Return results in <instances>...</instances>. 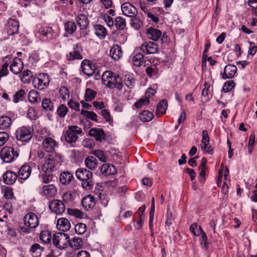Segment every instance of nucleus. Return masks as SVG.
Instances as JSON below:
<instances>
[{"label": "nucleus", "instance_id": "obj_23", "mask_svg": "<svg viewBox=\"0 0 257 257\" xmlns=\"http://www.w3.org/2000/svg\"><path fill=\"white\" fill-rule=\"evenodd\" d=\"M56 226L58 230L65 232L70 229L71 225L69 221L67 219L65 218H60L57 220Z\"/></svg>", "mask_w": 257, "mask_h": 257}, {"label": "nucleus", "instance_id": "obj_16", "mask_svg": "<svg viewBox=\"0 0 257 257\" xmlns=\"http://www.w3.org/2000/svg\"><path fill=\"white\" fill-rule=\"evenodd\" d=\"M237 72V67L232 64L227 65L224 68L223 72L221 73L223 79H231L234 77Z\"/></svg>", "mask_w": 257, "mask_h": 257}, {"label": "nucleus", "instance_id": "obj_32", "mask_svg": "<svg viewBox=\"0 0 257 257\" xmlns=\"http://www.w3.org/2000/svg\"><path fill=\"white\" fill-rule=\"evenodd\" d=\"M73 178L72 174L68 171L62 172L59 177L60 181L63 185L70 184Z\"/></svg>", "mask_w": 257, "mask_h": 257}, {"label": "nucleus", "instance_id": "obj_45", "mask_svg": "<svg viewBox=\"0 0 257 257\" xmlns=\"http://www.w3.org/2000/svg\"><path fill=\"white\" fill-rule=\"evenodd\" d=\"M199 234L196 236H200V242L201 244L204 245V247L206 248L208 244L207 235L202 228H199Z\"/></svg>", "mask_w": 257, "mask_h": 257}, {"label": "nucleus", "instance_id": "obj_24", "mask_svg": "<svg viewBox=\"0 0 257 257\" xmlns=\"http://www.w3.org/2000/svg\"><path fill=\"white\" fill-rule=\"evenodd\" d=\"M109 55L114 60H119L122 55L121 47L118 45H114L110 49Z\"/></svg>", "mask_w": 257, "mask_h": 257}, {"label": "nucleus", "instance_id": "obj_35", "mask_svg": "<svg viewBox=\"0 0 257 257\" xmlns=\"http://www.w3.org/2000/svg\"><path fill=\"white\" fill-rule=\"evenodd\" d=\"M44 250L43 247L41 246L38 243H35L31 246L30 251L33 257H39L41 256L42 252Z\"/></svg>", "mask_w": 257, "mask_h": 257}, {"label": "nucleus", "instance_id": "obj_48", "mask_svg": "<svg viewBox=\"0 0 257 257\" xmlns=\"http://www.w3.org/2000/svg\"><path fill=\"white\" fill-rule=\"evenodd\" d=\"M67 212L69 215L74 216L77 218H82L84 217V214L78 209H67Z\"/></svg>", "mask_w": 257, "mask_h": 257}, {"label": "nucleus", "instance_id": "obj_43", "mask_svg": "<svg viewBox=\"0 0 257 257\" xmlns=\"http://www.w3.org/2000/svg\"><path fill=\"white\" fill-rule=\"evenodd\" d=\"M134 64L137 67L141 66L144 63V57L142 53H138L133 57Z\"/></svg>", "mask_w": 257, "mask_h": 257}, {"label": "nucleus", "instance_id": "obj_21", "mask_svg": "<svg viewBox=\"0 0 257 257\" xmlns=\"http://www.w3.org/2000/svg\"><path fill=\"white\" fill-rule=\"evenodd\" d=\"M56 192V187L52 184H49L42 187L41 194L47 198H51L55 195Z\"/></svg>", "mask_w": 257, "mask_h": 257}, {"label": "nucleus", "instance_id": "obj_59", "mask_svg": "<svg viewBox=\"0 0 257 257\" xmlns=\"http://www.w3.org/2000/svg\"><path fill=\"white\" fill-rule=\"evenodd\" d=\"M199 228H202L200 226H198L197 223H194L190 226V231L194 235L196 236L199 234Z\"/></svg>", "mask_w": 257, "mask_h": 257}, {"label": "nucleus", "instance_id": "obj_26", "mask_svg": "<svg viewBox=\"0 0 257 257\" xmlns=\"http://www.w3.org/2000/svg\"><path fill=\"white\" fill-rule=\"evenodd\" d=\"M100 172L102 174L108 176L115 174L116 170L114 165L110 164H104L100 167Z\"/></svg>", "mask_w": 257, "mask_h": 257}, {"label": "nucleus", "instance_id": "obj_7", "mask_svg": "<svg viewBox=\"0 0 257 257\" xmlns=\"http://www.w3.org/2000/svg\"><path fill=\"white\" fill-rule=\"evenodd\" d=\"M32 134L29 127L23 126L17 130V140L28 142L32 138Z\"/></svg>", "mask_w": 257, "mask_h": 257}, {"label": "nucleus", "instance_id": "obj_49", "mask_svg": "<svg viewBox=\"0 0 257 257\" xmlns=\"http://www.w3.org/2000/svg\"><path fill=\"white\" fill-rule=\"evenodd\" d=\"M86 224L83 223H78L75 226V232L78 234H84L86 232Z\"/></svg>", "mask_w": 257, "mask_h": 257}, {"label": "nucleus", "instance_id": "obj_29", "mask_svg": "<svg viewBox=\"0 0 257 257\" xmlns=\"http://www.w3.org/2000/svg\"><path fill=\"white\" fill-rule=\"evenodd\" d=\"M76 21L81 29H86L89 25L88 20L86 16L82 14H79L76 17Z\"/></svg>", "mask_w": 257, "mask_h": 257}, {"label": "nucleus", "instance_id": "obj_18", "mask_svg": "<svg viewBox=\"0 0 257 257\" xmlns=\"http://www.w3.org/2000/svg\"><path fill=\"white\" fill-rule=\"evenodd\" d=\"M44 149L47 152H53L56 147H57V142L50 137L46 138L42 142Z\"/></svg>", "mask_w": 257, "mask_h": 257}, {"label": "nucleus", "instance_id": "obj_46", "mask_svg": "<svg viewBox=\"0 0 257 257\" xmlns=\"http://www.w3.org/2000/svg\"><path fill=\"white\" fill-rule=\"evenodd\" d=\"M115 22V25L118 30H122L126 26L125 20L120 17H116Z\"/></svg>", "mask_w": 257, "mask_h": 257}, {"label": "nucleus", "instance_id": "obj_31", "mask_svg": "<svg viewBox=\"0 0 257 257\" xmlns=\"http://www.w3.org/2000/svg\"><path fill=\"white\" fill-rule=\"evenodd\" d=\"M4 182L9 185L14 184L16 180V174L14 173L12 171H7L3 175Z\"/></svg>", "mask_w": 257, "mask_h": 257}, {"label": "nucleus", "instance_id": "obj_55", "mask_svg": "<svg viewBox=\"0 0 257 257\" xmlns=\"http://www.w3.org/2000/svg\"><path fill=\"white\" fill-rule=\"evenodd\" d=\"M94 155L102 162H106L107 161V157L105 155L104 152L102 150H95L94 152Z\"/></svg>", "mask_w": 257, "mask_h": 257}, {"label": "nucleus", "instance_id": "obj_2", "mask_svg": "<svg viewBox=\"0 0 257 257\" xmlns=\"http://www.w3.org/2000/svg\"><path fill=\"white\" fill-rule=\"evenodd\" d=\"M101 79L103 84L109 88H116L120 90L123 87L120 77L111 71L104 72L102 75Z\"/></svg>", "mask_w": 257, "mask_h": 257}, {"label": "nucleus", "instance_id": "obj_57", "mask_svg": "<svg viewBox=\"0 0 257 257\" xmlns=\"http://www.w3.org/2000/svg\"><path fill=\"white\" fill-rule=\"evenodd\" d=\"M42 106L43 108L46 110H52L53 109V105L50 99L47 98L43 100Z\"/></svg>", "mask_w": 257, "mask_h": 257}, {"label": "nucleus", "instance_id": "obj_42", "mask_svg": "<svg viewBox=\"0 0 257 257\" xmlns=\"http://www.w3.org/2000/svg\"><path fill=\"white\" fill-rule=\"evenodd\" d=\"M51 237V233L48 230H43L40 233V239L45 243L50 242Z\"/></svg>", "mask_w": 257, "mask_h": 257}, {"label": "nucleus", "instance_id": "obj_39", "mask_svg": "<svg viewBox=\"0 0 257 257\" xmlns=\"http://www.w3.org/2000/svg\"><path fill=\"white\" fill-rule=\"evenodd\" d=\"M154 117L153 113L148 110H144L139 114L140 119L143 122L151 121Z\"/></svg>", "mask_w": 257, "mask_h": 257}, {"label": "nucleus", "instance_id": "obj_40", "mask_svg": "<svg viewBox=\"0 0 257 257\" xmlns=\"http://www.w3.org/2000/svg\"><path fill=\"white\" fill-rule=\"evenodd\" d=\"M8 33L9 35H13L16 33V21L10 19L8 22Z\"/></svg>", "mask_w": 257, "mask_h": 257}, {"label": "nucleus", "instance_id": "obj_1", "mask_svg": "<svg viewBox=\"0 0 257 257\" xmlns=\"http://www.w3.org/2000/svg\"><path fill=\"white\" fill-rule=\"evenodd\" d=\"M39 222L37 216L34 213L30 212L24 217V224L20 225L18 230L21 235L31 233L33 229L39 225Z\"/></svg>", "mask_w": 257, "mask_h": 257}, {"label": "nucleus", "instance_id": "obj_22", "mask_svg": "<svg viewBox=\"0 0 257 257\" xmlns=\"http://www.w3.org/2000/svg\"><path fill=\"white\" fill-rule=\"evenodd\" d=\"M145 205H144L139 207L136 212V214L138 215L139 218V219L135 225V227L137 229H140L143 226L145 218L144 211L145 210Z\"/></svg>", "mask_w": 257, "mask_h": 257}, {"label": "nucleus", "instance_id": "obj_25", "mask_svg": "<svg viewBox=\"0 0 257 257\" xmlns=\"http://www.w3.org/2000/svg\"><path fill=\"white\" fill-rule=\"evenodd\" d=\"M89 134L91 137H94L97 141H101L105 138V134L103 130L100 128H92L90 130Z\"/></svg>", "mask_w": 257, "mask_h": 257}, {"label": "nucleus", "instance_id": "obj_10", "mask_svg": "<svg viewBox=\"0 0 257 257\" xmlns=\"http://www.w3.org/2000/svg\"><path fill=\"white\" fill-rule=\"evenodd\" d=\"M0 156L5 162H11L15 157L14 148L9 147H4L1 151Z\"/></svg>", "mask_w": 257, "mask_h": 257}, {"label": "nucleus", "instance_id": "obj_56", "mask_svg": "<svg viewBox=\"0 0 257 257\" xmlns=\"http://www.w3.org/2000/svg\"><path fill=\"white\" fill-rule=\"evenodd\" d=\"M146 72L150 77L156 76L158 73V69L155 66L148 67L146 69Z\"/></svg>", "mask_w": 257, "mask_h": 257}, {"label": "nucleus", "instance_id": "obj_19", "mask_svg": "<svg viewBox=\"0 0 257 257\" xmlns=\"http://www.w3.org/2000/svg\"><path fill=\"white\" fill-rule=\"evenodd\" d=\"M81 203L84 209L86 210H91L95 205V197L92 195H88L83 198Z\"/></svg>", "mask_w": 257, "mask_h": 257}, {"label": "nucleus", "instance_id": "obj_37", "mask_svg": "<svg viewBox=\"0 0 257 257\" xmlns=\"http://www.w3.org/2000/svg\"><path fill=\"white\" fill-rule=\"evenodd\" d=\"M68 243L71 247L76 250L80 248L83 244L82 239L77 237H73L71 240L69 239Z\"/></svg>", "mask_w": 257, "mask_h": 257}, {"label": "nucleus", "instance_id": "obj_27", "mask_svg": "<svg viewBox=\"0 0 257 257\" xmlns=\"http://www.w3.org/2000/svg\"><path fill=\"white\" fill-rule=\"evenodd\" d=\"M146 33L148 38L154 41H157L162 36V32L155 28H150L148 29Z\"/></svg>", "mask_w": 257, "mask_h": 257}, {"label": "nucleus", "instance_id": "obj_5", "mask_svg": "<svg viewBox=\"0 0 257 257\" xmlns=\"http://www.w3.org/2000/svg\"><path fill=\"white\" fill-rule=\"evenodd\" d=\"M69 237L64 232H58L53 235V243L58 248L63 249L68 246Z\"/></svg>", "mask_w": 257, "mask_h": 257}, {"label": "nucleus", "instance_id": "obj_47", "mask_svg": "<svg viewBox=\"0 0 257 257\" xmlns=\"http://www.w3.org/2000/svg\"><path fill=\"white\" fill-rule=\"evenodd\" d=\"M96 94V93L95 91L90 88H86L84 96L85 100L87 102L91 101L93 98H94Z\"/></svg>", "mask_w": 257, "mask_h": 257}, {"label": "nucleus", "instance_id": "obj_38", "mask_svg": "<svg viewBox=\"0 0 257 257\" xmlns=\"http://www.w3.org/2000/svg\"><path fill=\"white\" fill-rule=\"evenodd\" d=\"M12 124L11 118L7 116L0 117V129L5 130L10 127Z\"/></svg>", "mask_w": 257, "mask_h": 257}, {"label": "nucleus", "instance_id": "obj_53", "mask_svg": "<svg viewBox=\"0 0 257 257\" xmlns=\"http://www.w3.org/2000/svg\"><path fill=\"white\" fill-rule=\"evenodd\" d=\"M59 92L60 96L63 100H65L69 98V91L66 86H61Z\"/></svg>", "mask_w": 257, "mask_h": 257}, {"label": "nucleus", "instance_id": "obj_51", "mask_svg": "<svg viewBox=\"0 0 257 257\" xmlns=\"http://www.w3.org/2000/svg\"><path fill=\"white\" fill-rule=\"evenodd\" d=\"M7 237L11 239L16 235V231L15 226L12 225L11 223L7 225Z\"/></svg>", "mask_w": 257, "mask_h": 257}, {"label": "nucleus", "instance_id": "obj_6", "mask_svg": "<svg viewBox=\"0 0 257 257\" xmlns=\"http://www.w3.org/2000/svg\"><path fill=\"white\" fill-rule=\"evenodd\" d=\"M49 82V75L46 73L39 74L38 77H35L32 79L34 87L40 90L44 89Z\"/></svg>", "mask_w": 257, "mask_h": 257}, {"label": "nucleus", "instance_id": "obj_15", "mask_svg": "<svg viewBox=\"0 0 257 257\" xmlns=\"http://www.w3.org/2000/svg\"><path fill=\"white\" fill-rule=\"evenodd\" d=\"M31 173V168L30 166L27 165L22 166L17 173L18 181L22 183L23 180H25L29 177Z\"/></svg>", "mask_w": 257, "mask_h": 257}, {"label": "nucleus", "instance_id": "obj_9", "mask_svg": "<svg viewBox=\"0 0 257 257\" xmlns=\"http://www.w3.org/2000/svg\"><path fill=\"white\" fill-rule=\"evenodd\" d=\"M209 141L210 140L207 131L206 130L203 131L200 148L202 151H204L209 154H212L213 152V148L209 144Z\"/></svg>", "mask_w": 257, "mask_h": 257}, {"label": "nucleus", "instance_id": "obj_4", "mask_svg": "<svg viewBox=\"0 0 257 257\" xmlns=\"http://www.w3.org/2000/svg\"><path fill=\"white\" fill-rule=\"evenodd\" d=\"M82 134V129L77 125H70L64 136L65 141L69 143H75L78 139V135Z\"/></svg>", "mask_w": 257, "mask_h": 257}, {"label": "nucleus", "instance_id": "obj_33", "mask_svg": "<svg viewBox=\"0 0 257 257\" xmlns=\"http://www.w3.org/2000/svg\"><path fill=\"white\" fill-rule=\"evenodd\" d=\"M124 83L125 85L128 88L132 89L135 86V78L134 75L132 73H127L125 75L124 78Z\"/></svg>", "mask_w": 257, "mask_h": 257}, {"label": "nucleus", "instance_id": "obj_28", "mask_svg": "<svg viewBox=\"0 0 257 257\" xmlns=\"http://www.w3.org/2000/svg\"><path fill=\"white\" fill-rule=\"evenodd\" d=\"M85 166L91 170L95 169L98 166V161L93 156H88L84 160Z\"/></svg>", "mask_w": 257, "mask_h": 257}, {"label": "nucleus", "instance_id": "obj_62", "mask_svg": "<svg viewBox=\"0 0 257 257\" xmlns=\"http://www.w3.org/2000/svg\"><path fill=\"white\" fill-rule=\"evenodd\" d=\"M249 47L248 51V55L253 56L256 53L257 46L254 42H249Z\"/></svg>", "mask_w": 257, "mask_h": 257}, {"label": "nucleus", "instance_id": "obj_34", "mask_svg": "<svg viewBox=\"0 0 257 257\" xmlns=\"http://www.w3.org/2000/svg\"><path fill=\"white\" fill-rule=\"evenodd\" d=\"M168 107V103L166 100H161L157 104L156 113L160 116L165 113Z\"/></svg>", "mask_w": 257, "mask_h": 257}, {"label": "nucleus", "instance_id": "obj_12", "mask_svg": "<svg viewBox=\"0 0 257 257\" xmlns=\"http://www.w3.org/2000/svg\"><path fill=\"white\" fill-rule=\"evenodd\" d=\"M81 68L83 73L88 76H92L96 70L94 64L87 59H84L82 61Z\"/></svg>", "mask_w": 257, "mask_h": 257}, {"label": "nucleus", "instance_id": "obj_50", "mask_svg": "<svg viewBox=\"0 0 257 257\" xmlns=\"http://www.w3.org/2000/svg\"><path fill=\"white\" fill-rule=\"evenodd\" d=\"M68 109L64 104H61L57 109V113L60 117H64L68 112Z\"/></svg>", "mask_w": 257, "mask_h": 257}, {"label": "nucleus", "instance_id": "obj_30", "mask_svg": "<svg viewBox=\"0 0 257 257\" xmlns=\"http://www.w3.org/2000/svg\"><path fill=\"white\" fill-rule=\"evenodd\" d=\"M95 34L100 39L105 38L107 34L106 28L101 25H96L94 26Z\"/></svg>", "mask_w": 257, "mask_h": 257}, {"label": "nucleus", "instance_id": "obj_52", "mask_svg": "<svg viewBox=\"0 0 257 257\" xmlns=\"http://www.w3.org/2000/svg\"><path fill=\"white\" fill-rule=\"evenodd\" d=\"M81 113L82 114L85 115L88 118L92 120L97 121V114L93 111H89L87 110H81Z\"/></svg>", "mask_w": 257, "mask_h": 257}, {"label": "nucleus", "instance_id": "obj_54", "mask_svg": "<svg viewBox=\"0 0 257 257\" xmlns=\"http://www.w3.org/2000/svg\"><path fill=\"white\" fill-rule=\"evenodd\" d=\"M235 83L233 80H229L226 82L222 87V90L224 92H228L230 91L232 89L235 87Z\"/></svg>", "mask_w": 257, "mask_h": 257}, {"label": "nucleus", "instance_id": "obj_61", "mask_svg": "<svg viewBox=\"0 0 257 257\" xmlns=\"http://www.w3.org/2000/svg\"><path fill=\"white\" fill-rule=\"evenodd\" d=\"M149 103V100L148 98H142L136 102L134 105L137 108H141L143 105L148 104Z\"/></svg>", "mask_w": 257, "mask_h": 257}, {"label": "nucleus", "instance_id": "obj_14", "mask_svg": "<svg viewBox=\"0 0 257 257\" xmlns=\"http://www.w3.org/2000/svg\"><path fill=\"white\" fill-rule=\"evenodd\" d=\"M49 208L57 214H61L65 210V206L60 200H54L49 204Z\"/></svg>", "mask_w": 257, "mask_h": 257}, {"label": "nucleus", "instance_id": "obj_63", "mask_svg": "<svg viewBox=\"0 0 257 257\" xmlns=\"http://www.w3.org/2000/svg\"><path fill=\"white\" fill-rule=\"evenodd\" d=\"M9 135L6 132H0V147L3 146L8 140Z\"/></svg>", "mask_w": 257, "mask_h": 257}, {"label": "nucleus", "instance_id": "obj_64", "mask_svg": "<svg viewBox=\"0 0 257 257\" xmlns=\"http://www.w3.org/2000/svg\"><path fill=\"white\" fill-rule=\"evenodd\" d=\"M68 106L72 109H74L75 111H79L80 108V105L78 102L74 101L72 100H70L68 102Z\"/></svg>", "mask_w": 257, "mask_h": 257}, {"label": "nucleus", "instance_id": "obj_8", "mask_svg": "<svg viewBox=\"0 0 257 257\" xmlns=\"http://www.w3.org/2000/svg\"><path fill=\"white\" fill-rule=\"evenodd\" d=\"M140 50L144 53L149 55L157 53L159 48L155 42L149 41L143 43L140 46Z\"/></svg>", "mask_w": 257, "mask_h": 257}, {"label": "nucleus", "instance_id": "obj_13", "mask_svg": "<svg viewBox=\"0 0 257 257\" xmlns=\"http://www.w3.org/2000/svg\"><path fill=\"white\" fill-rule=\"evenodd\" d=\"M121 8L123 14L127 17H135L137 16V9L130 3L123 4Z\"/></svg>", "mask_w": 257, "mask_h": 257}, {"label": "nucleus", "instance_id": "obj_36", "mask_svg": "<svg viewBox=\"0 0 257 257\" xmlns=\"http://www.w3.org/2000/svg\"><path fill=\"white\" fill-rule=\"evenodd\" d=\"M77 26L75 22L68 21L64 24V30L66 33L72 35L76 30Z\"/></svg>", "mask_w": 257, "mask_h": 257}, {"label": "nucleus", "instance_id": "obj_44", "mask_svg": "<svg viewBox=\"0 0 257 257\" xmlns=\"http://www.w3.org/2000/svg\"><path fill=\"white\" fill-rule=\"evenodd\" d=\"M28 98L32 103L37 102L40 100V95L38 91L32 90L29 92Z\"/></svg>", "mask_w": 257, "mask_h": 257}, {"label": "nucleus", "instance_id": "obj_11", "mask_svg": "<svg viewBox=\"0 0 257 257\" xmlns=\"http://www.w3.org/2000/svg\"><path fill=\"white\" fill-rule=\"evenodd\" d=\"M37 35L42 36L48 39H52L55 37V33L52 27L45 26H38Z\"/></svg>", "mask_w": 257, "mask_h": 257}, {"label": "nucleus", "instance_id": "obj_20", "mask_svg": "<svg viewBox=\"0 0 257 257\" xmlns=\"http://www.w3.org/2000/svg\"><path fill=\"white\" fill-rule=\"evenodd\" d=\"M56 165V162L54 160L48 158L42 165L41 170L45 173H51L54 171Z\"/></svg>", "mask_w": 257, "mask_h": 257}, {"label": "nucleus", "instance_id": "obj_17", "mask_svg": "<svg viewBox=\"0 0 257 257\" xmlns=\"http://www.w3.org/2000/svg\"><path fill=\"white\" fill-rule=\"evenodd\" d=\"M82 51V47L80 44L78 43L74 45L73 47V51L70 52L67 55V59L68 60L82 59L83 58L81 54Z\"/></svg>", "mask_w": 257, "mask_h": 257}, {"label": "nucleus", "instance_id": "obj_60", "mask_svg": "<svg viewBox=\"0 0 257 257\" xmlns=\"http://www.w3.org/2000/svg\"><path fill=\"white\" fill-rule=\"evenodd\" d=\"M40 177L41 178L42 181L45 183H49L52 179V175L51 173H45L40 175Z\"/></svg>", "mask_w": 257, "mask_h": 257}, {"label": "nucleus", "instance_id": "obj_41", "mask_svg": "<svg viewBox=\"0 0 257 257\" xmlns=\"http://www.w3.org/2000/svg\"><path fill=\"white\" fill-rule=\"evenodd\" d=\"M19 77L23 83H29L32 78L31 72L28 70L24 71L19 74Z\"/></svg>", "mask_w": 257, "mask_h": 257}, {"label": "nucleus", "instance_id": "obj_3", "mask_svg": "<svg viewBox=\"0 0 257 257\" xmlns=\"http://www.w3.org/2000/svg\"><path fill=\"white\" fill-rule=\"evenodd\" d=\"M76 178L81 182L83 189L88 190L92 188L94 185L92 173L86 169L79 168L75 172Z\"/></svg>", "mask_w": 257, "mask_h": 257}, {"label": "nucleus", "instance_id": "obj_58", "mask_svg": "<svg viewBox=\"0 0 257 257\" xmlns=\"http://www.w3.org/2000/svg\"><path fill=\"white\" fill-rule=\"evenodd\" d=\"M131 25L136 29H139L142 26V22L137 16L132 17Z\"/></svg>", "mask_w": 257, "mask_h": 257}]
</instances>
